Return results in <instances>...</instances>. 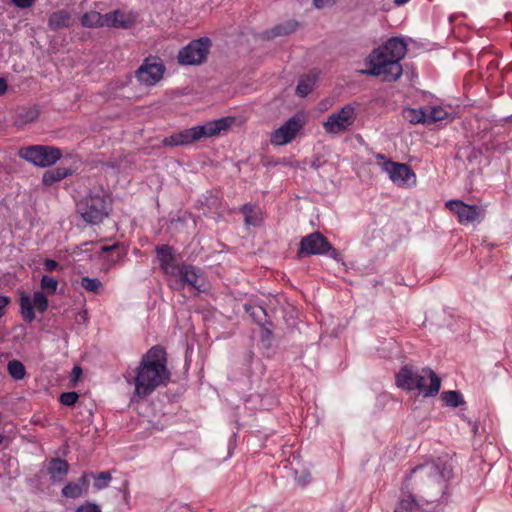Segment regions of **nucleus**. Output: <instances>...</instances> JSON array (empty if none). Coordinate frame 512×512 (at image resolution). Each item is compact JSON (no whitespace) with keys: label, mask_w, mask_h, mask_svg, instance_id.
I'll return each mask as SVG.
<instances>
[{"label":"nucleus","mask_w":512,"mask_h":512,"mask_svg":"<svg viewBox=\"0 0 512 512\" xmlns=\"http://www.w3.org/2000/svg\"><path fill=\"white\" fill-rule=\"evenodd\" d=\"M452 478V468L443 462H426L414 467L404 481L410 489L431 505H437L444 496L447 483Z\"/></svg>","instance_id":"f257e3e1"},{"label":"nucleus","mask_w":512,"mask_h":512,"mask_svg":"<svg viewBox=\"0 0 512 512\" xmlns=\"http://www.w3.org/2000/svg\"><path fill=\"white\" fill-rule=\"evenodd\" d=\"M406 52V43L400 38L392 37L385 44L372 51L367 59L369 69L361 72L381 77L383 81H396L402 75L400 61L404 58Z\"/></svg>","instance_id":"f03ea898"},{"label":"nucleus","mask_w":512,"mask_h":512,"mask_svg":"<svg viewBox=\"0 0 512 512\" xmlns=\"http://www.w3.org/2000/svg\"><path fill=\"white\" fill-rule=\"evenodd\" d=\"M170 374L166 367L165 352L160 347H152L142 358L134 378L135 394L144 398L159 386L165 385Z\"/></svg>","instance_id":"7ed1b4c3"},{"label":"nucleus","mask_w":512,"mask_h":512,"mask_svg":"<svg viewBox=\"0 0 512 512\" xmlns=\"http://www.w3.org/2000/svg\"><path fill=\"white\" fill-rule=\"evenodd\" d=\"M233 123L232 118H220L203 125L194 126L172 134L162 140L164 146H183L192 144L202 138H208L227 130Z\"/></svg>","instance_id":"20e7f679"},{"label":"nucleus","mask_w":512,"mask_h":512,"mask_svg":"<svg viewBox=\"0 0 512 512\" xmlns=\"http://www.w3.org/2000/svg\"><path fill=\"white\" fill-rule=\"evenodd\" d=\"M110 209L108 198L102 193L90 194L77 204V211L90 224L100 223Z\"/></svg>","instance_id":"39448f33"},{"label":"nucleus","mask_w":512,"mask_h":512,"mask_svg":"<svg viewBox=\"0 0 512 512\" xmlns=\"http://www.w3.org/2000/svg\"><path fill=\"white\" fill-rule=\"evenodd\" d=\"M18 156L35 166L49 167L61 158L62 153L59 148L53 146L32 145L21 148Z\"/></svg>","instance_id":"423d86ee"},{"label":"nucleus","mask_w":512,"mask_h":512,"mask_svg":"<svg viewBox=\"0 0 512 512\" xmlns=\"http://www.w3.org/2000/svg\"><path fill=\"white\" fill-rule=\"evenodd\" d=\"M186 284L197 291H202L204 279L201 271L193 265L181 264L170 277V286L175 290H181Z\"/></svg>","instance_id":"0eeeda50"},{"label":"nucleus","mask_w":512,"mask_h":512,"mask_svg":"<svg viewBox=\"0 0 512 512\" xmlns=\"http://www.w3.org/2000/svg\"><path fill=\"white\" fill-rule=\"evenodd\" d=\"M356 119L354 106L347 104L339 111L333 112L323 123V128L328 134H339L348 130Z\"/></svg>","instance_id":"6e6552de"},{"label":"nucleus","mask_w":512,"mask_h":512,"mask_svg":"<svg viewBox=\"0 0 512 512\" xmlns=\"http://www.w3.org/2000/svg\"><path fill=\"white\" fill-rule=\"evenodd\" d=\"M210 47L208 38H201L190 42L178 54V60L184 65L201 64L207 57Z\"/></svg>","instance_id":"1a4fd4ad"},{"label":"nucleus","mask_w":512,"mask_h":512,"mask_svg":"<svg viewBox=\"0 0 512 512\" xmlns=\"http://www.w3.org/2000/svg\"><path fill=\"white\" fill-rule=\"evenodd\" d=\"M330 252V256L337 258L338 252L334 249L327 239L319 232L311 233L300 242L299 254L317 255Z\"/></svg>","instance_id":"9d476101"},{"label":"nucleus","mask_w":512,"mask_h":512,"mask_svg":"<svg viewBox=\"0 0 512 512\" xmlns=\"http://www.w3.org/2000/svg\"><path fill=\"white\" fill-rule=\"evenodd\" d=\"M164 70L163 64L157 60L145 59L136 70L135 76L141 85L152 86L162 78Z\"/></svg>","instance_id":"9b49d317"},{"label":"nucleus","mask_w":512,"mask_h":512,"mask_svg":"<svg viewBox=\"0 0 512 512\" xmlns=\"http://www.w3.org/2000/svg\"><path fill=\"white\" fill-rule=\"evenodd\" d=\"M382 169L388 174L391 181L398 186L411 185L416 181L413 170L406 164L387 160L382 163Z\"/></svg>","instance_id":"f8f14e48"},{"label":"nucleus","mask_w":512,"mask_h":512,"mask_svg":"<svg viewBox=\"0 0 512 512\" xmlns=\"http://www.w3.org/2000/svg\"><path fill=\"white\" fill-rule=\"evenodd\" d=\"M20 307L24 320L32 322L35 319L34 308L40 313L45 312L48 308V299L41 291L35 292L33 299L29 295L21 294Z\"/></svg>","instance_id":"ddd939ff"},{"label":"nucleus","mask_w":512,"mask_h":512,"mask_svg":"<svg viewBox=\"0 0 512 512\" xmlns=\"http://www.w3.org/2000/svg\"><path fill=\"white\" fill-rule=\"evenodd\" d=\"M303 124L300 117L294 116L276 129L270 138L273 145L282 146L291 142L300 131Z\"/></svg>","instance_id":"4468645a"},{"label":"nucleus","mask_w":512,"mask_h":512,"mask_svg":"<svg viewBox=\"0 0 512 512\" xmlns=\"http://www.w3.org/2000/svg\"><path fill=\"white\" fill-rule=\"evenodd\" d=\"M403 496L400 499L395 512H419L427 511L431 504L423 501L415 491L403 488Z\"/></svg>","instance_id":"2eb2a0df"},{"label":"nucleus","mask_w":512,"mask_h":512,"mask_svg":"<svg viewBox=\"0 0 512 512\" xmlns=\"http://www.w3.org/2000/svg\"><path fill=\"white\" fill-rule=\"evenodd\" d=\"M419 379H421L420 387H416L425 397L433 396L438 393L441 385L440 378L431 369H422Z\"/></svg>","instance_id":"dca6fc26"},{"label":"nucleus","mask_w":512,"mask_h":512,"mask_svg":"<svg viewBox=\"0 0 512 512\" xmlns=\"http://www.w3.org/2000/svg\"><path fill=\"white\" fill-rule=\"evenodd\" d=\"M446 206L457 214L460 223H472L479 217V212L475 206L467 205L459 200H450Z\"/></svg>","instance_id":"f3484780"},{"label":"nucleus","mask_w":512,"mask_h":512,"mask_svg":"<svg viewBox=\"0 0 512 512\" xmlns=\"http://www.w3.org/2000/svg\"><path fill=\"white\" fill-rule=\"evenodd\" d=\"M420 372L414 370L411 366H404L396 377L397 386L407 390H415L416 387H420L419 379Z\"/></svg>","instance_id":"a211bd4d"},{"label":"nucleus","mask_w":512,"mask_h":512,"mask_svg":"<svg viewBox=\"0 0 512 512\" xmlns=\"http://www.w3.org/2000/svg\"><path fill=\"white\" fill-rule=\"evenodd\" d=\"M134 17L121 10H114L104 14V27L130 28L134 24Z\"/></svg>","instance_id":"6ab92c4d"},{"label":"nucleus","mask_w":512,"mask_h":512,"mask_svg":"<svg viewBox=\"0 0 512 512\" xmlns=\"http://www.w3.org/2000/svg\"><path fill=\"white\" fill-rule=\"evenodd\" d=\"M156 252L162 270L171 277L179 266L174 263L172 248L161 245L156 248Z\"/></svg>","instance_id":"aec40b11"},{"label":"nucleus","mask_w":512,"mask_h":512,"mask_svg":"<svg viewBox=\"0 0 512 512\" xmlns=\"http://www.w3.org/2000/svg\"><path fill=\"white\" fill-rule=\"evenodd\" d=\"M71 14L69 11L62 9L53 12L48 19V26L50 29L56 31L62 28H67L70 25Z\"/></svg>","instance_id":"412c9836"},{"label":"nucleus","mask_w":512,"mask_h":512,"mask_svg":"<svg viewBox=\"0 0 512 512\" xmlns=\"http://www.w3.org/2000/svg\"><path fill=\"white\" fill-rule=\"evenodd\" d=\"M71 174V171L64 167H57L54 169H50L45 171L42 177L43 184L46 186H50L55 182H58L68 175Z\"/></svg>","instance_id":"4be33fe9"},{"label":"nucleus","mask_w":512,"mask_h":512,"mask_svg":"<svg viewBox=\"0 0 512 512\" xmlns=\"http://www.w3.org/2000/svg\"><path fill=\"white\" fill-rule=\"evenodd\" d=\"M68 472V463L60 458L53 459L49 464V474L54 481L61 480Z\"/></svg>","instance_id":"5701e85b"},{"label":"nucleus","mask_w":512,"mask_h":512,"mask_svg":"<svg viewBox=\"0 0 512 512\" xmlns=\"http://www.w3.org/2000/svg\"><path fill=\"white\" fill-rule=\"evenodd\" d=\"M242 212L244 214L245 224L248 226H257L261 223V213L258 209H256L251 204H245L242 207Z\"/></svg>","instance_id":"b1692460"},{"label":"nucleus","mask_w":512,"mask_h":512,"mask_svg":"<svg viewBox=\"0 0 512 512\" xmlns=\"http://www.w3.org/2000/svg\"><path fill=\"white\" fill-rule=\"evenodd\" d=\"M81 24L88 28L104 27V15L97 11H89L82 16Z\"/></svg>","instance_id":"393cba45"},{"label":"nucleus","mask_w":512,"mask_h":512,"mask_svg":"<svg viewBox=\"0 0 512 512\" xmlns=\"http://www.w3.org/2000/svg\"><path fill=\"white\" fill-rule=\"evenodd\" d=\"M405 120L410 122L411 124H426V114L425 108L414 109V108H405L402 112Z\"/></svg>","instance_id":"a878e982"},{"label":"nucleus","mask_w":512,"mask_h":512,"mask_svg":"<svg viewBox=\"0 0 512 512\" xmlns=\"http://www.w3.org/2000/svg\"><path fill=\"white\" fill-rule=\"evenodd\" d=\"M426 124L436 123L444 120L448 113L440 106H429L425 108Z\"/></svg>","instance_id":"bb28decb"},{"label":"nucleus","mask_w":512,"mask_h":512,"mask_svg":"<svg viewBox=\"0 0 512 512\" xmlns=\"http://www.w3.org/2000/svg\"><path fill=\"white\" fill-rule=\"evenodd\" d=\"M315 84V77L307 75L302 77L296 87V94L300 97L307 96L313 89Z\"/></svg>","instance_id":"cd10ccee"},{"label":"nucleus","mask_w":512,"mask_h":512,"mask_svg":"<svg viewBox=\"0 0 512 512\" xmlns=\"http://www.w3.org/2000/svg\"><path fill=\"white\" fill-rule=\"evenodd\" d=\"M442 400L447 406L458 407L463 404V397L458 391H446L441 395Z\"/></svg>","instance_id":"c85d7f7f"},{"label":"nucleus","mask_w":512,"mask_h":512,"mask_svg":"<svg viewBox=\"0 0 512 512\" xmlns=\"http://www.w3.org/2000/svg\"><path fill=\"white\" fill-rule=\"evenodd\" d=\"M298 24L294 21H288L283 24H279L273 28L272 35L273 36H284L289 35L297 30Z\"/></svg>","instance_id":"c756f323"},{"label":"nucleus","mask_w":512,"mask_h":512,"mask_svg":"<svg viewBox=\"0 0 512 512\" xmlns=\"http://www.w3.org/2000/svg\"><path fill=\"white\" fill-rule=\"evenodd\" d=\"M81 286L88 292L100 294L103 290L102 283L96 278L84 277L81 280Z\"/></svg>","instance_id":"7c9ffc66"},{"label":"nucleus","mask_w":512,"mask_h":512,"mask_svg":"<svg viewBox=\"0 0 512 512\" xmlns=\"http://www.w3.org/2000/svg\"><path fill=\"white\" fill-rule=\"evenodd\" d=\"M8 372L16 380H20L25 376V367L18 360H12L8 363Z\"/></svg>","instance_id":"2f4dec72"},{"label":"nucleus","mask_w":512,"mask_h":512,"mask_svg":"<svg viewBox=\"0 0 512 512\" xmlns=\"http://www.w3.org/2000/svg\"><path fill=\"white\" fill-rule=\"evenodd\" d=\"M83 493L80 483H69L62 489V494L68 498H77Z\"/></svg>","instance_id":"473e14b6"},{"label":"nucleus","mask_w":512,"mask_h":512,"mask_svg":"<svg viewBox=\"0 0 512 512\" xmlns=\"http://www.w3.org/2000/svg\"><path fill=\"white\" fill-rule=\"evenodd\" d=\"M58 287V281L53 277L44 275L41 279V288L49 294H54Z\"/></svg>","instance_id":"72a5a7b5"},{"label":"nucleus","mask_w":512,"mask_h":512,"mask_svg":"<svg viewBox=\"0 0 512 512\" xmlns=\"http://www.w3.org/2000/svg\"><path fill=\"white\" fill-rule=\"evenodd\" d=\"M111 479H112V477H111L110 472L103 471L97 477H95L94 486L97 490L104 489L108 486Z\"/></svg>","instance_id":"f704fd0d"},{"label":"nucleus","mask_w":512,"mask_h":512,"mask_svg":"<svg viewBox=\"0 0 512 512\" xmlns=\"http://www.w3.org/2000/svg\"><path fill=\"white\" fill-rule=\"evenodd\" d=\"M78 398V393L74 391L65 392L60 395V402L65 406H72L77 402Z\"/></svg>","instance_id":"c9c22d12"},{"label":"nucleus","mask_w":512,"mask_h":512,"mask_svg":"<svg viewBox=\"0 0 512 512\" xmlns=\"http://www.w3.org/2000/svg\"><path fill=\"white\" fill-rule=\"evenodd\" d=\"M76 512H102L100 507L94 503L87 502L79 506Z\"/></svg>","instance_id":"e433bc0d"},{"label":"nucleus","mask_w":512,"mask_h":512,"mask_svg":"<svg viewBox=\"0 0 512 512\" xmlns=\"http://www.w3.org/2000/svg\"><path fill=\"white\" fill-rule=\"evenodd\" d=\"M338 0H313V3L316 8L323 9L326 7H331L336 4Z\"/></svg>","instance_id":"4c0bfd02"},{"label":"nucleus","mask_w":512,"mask_h":512,"mask_svg":"<svg viewBox=\"0 0 512 512\" xmlns=\"http://www.w3.org/2000/svg\"><path fill=\"white\" fill-rule=\"evenodd\" d=\"M36 0H11V2L20 9L31 7Z\"/></svg>","instance_id":"58836bf2"},{"label":"nucleus","mask_w":512,"mask_h":512,"mask_svg":"<svg viewBox=\"0 0 512 512\" xmlns=\"http://www.w3.org/2000/svg\"><path fill=\"white\" fill-rule=\"evenodd\" d=\"M266 313L262 307H256L253 309L251 316L258 322L261 323L262 318L265 317Z\"/></svg>","instance_id":"ea45409f"},{"label":"nucleus","mask_w":512,"mask_h":512,"mask_svg":"<svg viewBox=\"0 0 512 512\" xmlns=\"http://www.w3.org/2000/svg\"><path fill=\"white\" fill-rule=\"evenodd\" d=\"M58 267V262H56L55 260L53 259H46L45 262H44V268L49 271V272H52L53 270H55L56 268Z\"/></svg>","instance_id":"a19ab883"},{"label":"nucleus","mask_w":512,"mask_h":512,"mask_svg":"<svg viewBox=\"0 0 512 512\" xmlns=\"http://www.w3.org/2000/svg\"><path fill=\"white\" fill-rule=\"evenodd\" d=\"M88 474L87 473H84L78 480L77 483H80V485L83 487V491H86L88 489V486H89V481H88Z\"/></svg>","instance_id":"79ce46f5"},{"label":"nucleus","mask_w":512,"mask_h":512,"mask_svg":"<svg viewBox=\"0 0 512 512\" xmlns=\"http://www.w3.org/2000/svg\"><path fill=\"white\" fill-rule=\"evenodd\" d=\"M9 303V298L6 296H0V318L4 315V308Z\"/></svg>","instance_id":"37998d69"},{"label":"nucleus","mask_w":512,"mask_h":512,"mask_svg":"<svg viewBox=\"0 0 512 512\" xmlns=\"http://www.w3.org/2000/svg\"><path fill=\"white\" fill-rule=\"evenodd\" d=\"M81 373H82V370L80 367H78V366L74 367L72 370V380L76 381L79 378V376L81 375Z\"/></svg>","instance_id":"c03bdc74"},{"label":"nucleus","mask_w":512,"mask_h":512,"mask_svg":"<svg viewBox=\"0 0 512 512\" xmlns=\"http://www.w3.org/2000/svg\"><path fill=\"white\" fill-rule=\"evenodd\" d=\"M309 478H310V474L309 473H305L301 478H297V481L301 485H305L308 482Z\"/></svg>","instance_id":"a18cd8bd"},{"label":"nucleus","mask_w":512,"mask_h":512,"mask_svg":"<svg viewBox=\"0 0 512 512\" xmlns=\"http://www.w3.org/2000/svg\"><path fill=\"white\" fill-rule=\"evenodd\" d=\"M7 90V84L4 79L0 78V95Z\"/></svg>","instance_id":"49530a36"},{"label":"nucleus","mask_w":512,"mask_h":512,"mask_svg":"<svg viewBox=\"0 0 512 512\" xmlns=\"http://www.w3.org/2000/svg\"><path fill=\"white\" fill-rule=\"evenodd\" d=\"M115 247H116V245H111V246H106V245H105V246H102V247H101V251H102V252H108V251L113 250Z\"/></svg>","instance_id":"de8ad7c7"},{"label":"nucleus","mask_w":512,"mask_h":512,"mask_svg":"<svg viewBox=\"0 0 512 512\" xmlns=\"http://www.w3.org/2000/svg\"><path fill=\"white\" fill-rule=\"evenodd\" d=\"M37 117V113L35 111L31 112V116L27 118V121H32Z\"/></svg>","instance_id":"09e8293b"},{"label":"nucleus","mask_w":512,"mask_h":512,"mask_svg":"<svg viewBox=\"0 0 512 512\" xmlns=\"http://www.w3.org/2000/svg\"><path fill=\"white\" fill-rule=\"evenodd\" d=\"M409 0H394L396 5H403L407 3Z\"/></svg>","instance_id":"8fccbe9b"},{"label":"nucleus","mask_w":512,"mask_h":512,"mask_svg":"<svg viewBox=\"0 0 512 512\" xmlns=\"http://www.w3.org/2000/svg\"><path fill=\"white\" fill-rule=\"evenodd\" d=\"M377 158H378V159H381V160H384V159H385V157H384L382 154L377 155Z\"/></svg>","instance_id":"3c124183"},{"label":"nucleus","mask_w":512,"mask_h":512,"mask_svg":"<svg viewBox=\"0 0 512 512\" xmlns=\"http://www.w3.org/2000/svg\"><path fill=\"white\" fill-rule=\"evenodd\" d=\"M4 436L0 434V444L3 442Z\"/></svg>","instance_id":"603ef678"},{"label":"nucleus","mask_w":512,"mask_h":512,"mask_svg":"<svg viewBox=\"0 0 512 512\" xmlns=\"http://www.w3.org/2000/svg\"><path fill=\"white\" fill-rule=\"evenodd\" d=\"M511 279H512V276H511Z\"/></svg>","instance_id":"864d4df0"}]
</instances>
